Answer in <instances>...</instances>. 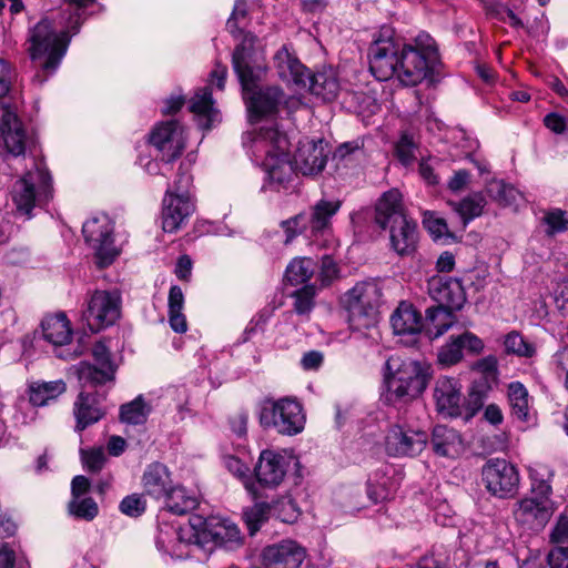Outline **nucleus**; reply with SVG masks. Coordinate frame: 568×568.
Listing matches in <instances>:
<instances>
[{
	"label": "nucleus",
	"instance_id": "1",
	"mask_svg": "<svg viewBox=\"0 0 568 568\" xmlns=\"http://www.w3.org/2000/svg\"><path fill=\"white\" fill-rule=\"evenodd\" d=\"M248 138L247 146L252 155L262 163L270 185L276 190L286 187L296 173L316 175L326 165L328 150L322 139L300 141L292 163L288 158L290 141L275 123L248 133Z\"/></svg>",
	"mask_w": 568,
	"mask_h": 568
},
{
	"label": "nucleus",
	"instance_id": "2",
	"mask_svg": "<svg viewBox=\"0 0 568 568\" xmlns=\"http://www.w3.org/2000/svg\"><path fill=\"white\" fill-rule=\"evenodd\" d=\"M369 70L381 81L396 79L406 87H415L428 79L439 63L435 40L427 33L418 34L405 44L394 38L389 28H383L368 49Z\"/></svg>",
	"mask_w": 568,
	"mask_h": 568
},
{
	"label": "nucleus",
	"instance_id": "3",
	"mask_svg": "<svg viewBox=\"0 0 568 568\" xmlns=\"http://www.w3.org/2000/svg\"><path fill=\"white\" fill-rule=\"evenodd\" d=\"M65 8L59 16L58 24L61 28L57 31L48 19L39 21L29 36V53L31 60L39 67L40 71L34 80L43 83L48 77L59 68L67 53L70 39L78 33L81 24V11L94 2V0H64Z\"/></svg>",
	"mask_w": 568,
	"mask_h": 568
},
{
	"label": "nucleus",
	"instance_id": "4",
	"mask_svg": "<svg viewBox=\"0 0 568 568\" xmlns=\"http://www.w3.org/2000/svg\"><path fill=\"white\" fill-rule=\"evenodd\" d=\"M232 65L243 89L250 120L253 122L264 114L274 112L283 99V92L278 88L257 90L263 67L257 59L254 37L245 36L242 43L235 47Z\"/></svg>",
	"mask_w": 568,
	"mask_h": 568
},
{
	"label": "nucleus",
	"instance_id": "5",
	"mask_svg": "<svg viewBox=\"0 0 568 568\" xmlns=\"http://www.w3.org/2000/svg\"><path fill=\"white\" fill-rule=\"evenodd\" d=\"M180 545L191 549L186 555H194L195 550L212 552L215 546L225 549H235L243 542L239 527L230 519L217 516L202 518L194 516L190 519V527L173 531Z\"/></svg>",
	"mask_w": 568,
	"mask_h": 568
},
{
	"label": "nucleus",
	"instance_id": "6",
	"mask_svg": "<svg viewBox=\"0 0 568 568\" xmlns=\"http://www.w3.org/2000/svg\"><path fill=\"white\" fill-rule=\"evenodd\" d=\"M30 166L11 186L10 196L14 215L30 220L36 207L47 204L53 194L52 179L45 165L29 158Z\"/></svg>",
	"mask_w": 568,
	"mask_h": 568
},
{
	"label": "nucleus",
	"instance_id": "7",
	"mask_svg": "<svg viewBox=\"0 0 568 568\" xmlns=\"http://www.w3.org/2000/svg\"><path fill=\"white\" fill-rule=\"evenodd\" d=\"M428 379V367L417 361L390 356L385 363L387 398L393 403L417 398L425 390Z\"/></svg>",
	"mask_w": 568,
	"mask_h": 568
},
{
	"label": "nucleus",
	"instance_id": "8",
	"mask_svg": "<svg viewBox=\"0 0 568 568\" xmlns=\"http://www.w3.org/2000/svg\"><path fill=\"white\" fill-rule=\"evenodd\" d=\"M14 79V69L8 61L0 59V134L7 151L18 158L24 154L28 136L16 109L6 98Z\"/></svg>",
	"mask_w": 568,
	"mask_h": 568
},
{
	"label": "nucleus",
	"instance_id": "9",
	"mask_svg": "<svg viewBox=\"0 0 568 568\" xmlns=\"http://www.w3.org/2000/svg\"><path fill=\"white\" fill-rule=\"evenodd\" d=\"M258 419L263 428L273 429L285 436H295L302 433L306 422L302 404L291 397L264 399L261 404Z\"/></svg>",
	"mask_w": 568,
	"mask_h": 568
},
{
	"label": "nucleus",
	"instance_id": "10",
	"mask_svg": "<svg viewBox=\"0 0 568 568\" xmlns=\"http://www.w3.org/2000/svg\"><path fill=\"white\" fill-rule=\"evenodd\" d=\"M381 297V288L372 281L358 282L345 293L343 303L354 329L368 328L375 324Z\"/></svg>",
	"mask_w": 568,
	"mask_h": 568
},
{
	"label": "nucleus",
	"instance_id": "11",
	"mask_svg": "<svg viewBox=\"0 0 568 568\" xmlns=\"http://www.w3.org/2000/svg\"><path fill=\"white\" fill-rule=\"evenodd\" d=\"M82 233L87 245L94 252L99 267L109 266L119 256L120 250L114 243V225L108 215L90 217L83 223Z\"/></svg>",
	"mask_w": 568,
	"mask_h": 568
},
{
	"label": "nucleus",
	"instance_id": "12",
	"mask_svg": "<svg viewBox=\"0 0 568 568\" xmlns=\"http://www.w3.org/2000/svg\"><path fill=\"white\" fill-rule=\"evenodd\" d=\"M287 471V459L280 453L265 449L260 454L254 467L256 481L245 478L244 487L254 499L261 497L258 486L264 488H276L284 480Z\"/></svg>",
	"mask_w": 568,
	"mask_h": 568
},
{
	"label": "nucleus",
	"instance_id": "13",
	"mask_svg": "<svg viewBox=\"0 0 568 568\" xmlns=\"http://www.w3.org/2000/svg\"><path fill=\"white\" fill-rule=\"evenodd\" d=\"M121 313V297L118 292L95 291L88 301L83 320L92 332L113 325Z\"/></svg>",
	"mask_w": 568,
	"mask_h": 568
},
{
	"label": "nucleus",
	"instance_id": "14",
	"mask_svg": "<svg viewBox=\"0 0 568 568\" xmlns=\"http://www.w3.org/2000/svg\"><path fill=\"white\" fill-rule=\"evenodd\" d=\"M556 509V503L551 498L530 494L514 505L513 515L525 528L539 531L546 527Z\"/></svg>",
	"mask_w": 568,
	"mask_h": 568
},
{
	"label": "nucleus",
	"instance_id": "15",
	"mask_svg": "<svg viewBox=\"0 0 568 568\" xmlns=\"http://www.w3.org/2000/svg\"><path fill=\"white\" fill-rule=\"evenodd\" d=\"M483 480L489 493L499 498L513 496L519 485V474L505 459H490L483 467Z\"/></svg>",
	"mask_w": 568,
	"mask_h": 568
},
{
	"label": "nucleus",
	"instance_id": "16",
	"mask_svg": "<svg viewBox=\"0 0 568 568\" xmlns=\"http://www.w3.org/2000/svg\"><path fill=\"white\" fill-rule=\"evenodd\" d=\"M428 436L420 429L407 425H393L385 437V449L394 457H413L426 447Z\"/></svg>",
	"mask_w": 568,
	"mask_h": 568
},
{
	"label": "nucleus",
	"instance_id": "17",
	"mask_svg": "<svg viewBox=\"0 0 568 568\" xmlns=\"http://www.w3.org/2000/svg\"><path fill=\"white\" fill-rule=\"evenodd\" d=\"M150 143L161 153V161L171 163L185 148L183 126L176 120L159 123L150 134Z\"/></svg>",
	"mask_w": 568,
	"mask_h": 568
},
{
	"label": "nucleus",
	"instance_id": "18",
	"mask_svg": "<svg viewBox=\"0 0 568 568\" xmlns=\"http://www.w3.org/2000/svg\"><path fill=\"white\" fill-rule=\"evenodd\" d=\"M195 210L189 192L168 189L162 201V229L173 233L182 227Z\"/></svg>",
	"mask_w": 568,
	"mask_h": 568
},
{
	"label": "nucleus",
	"instance_id": "19",
	"mask_svg": "<svg viewBox=\"0 0 568 568\" xmlns=\"http://www.w3.org/2000/svg\"><path fill=\"white\" fill-rule=\"evenodd\" d=\"M92 356L95 365L81 362L78 366L79 381L83 386L104 384L114 378L115 366L111 361L109 348L104 343L99 342L92 348Z\"/></svg>",
	"mask_w": 568,
	"mask_h": 568
},
{
	"label": "nucleus",
	"instance_id": "20",
	"mask_svg": "<svg viewBox=\"0 0 568 568\" xmlns=\"http://www.w3.org/2000/svg\"><path fill=\"white\" fill-rule=\"evenodd\" d=\"M433 397L436 410L445 417H458L462 415L464 397L462 384L458 379L440 376L436 379Z\"/></svg>",
	"mask_w": 568,
	"mask_h": 568
},
{
	"label": "nucleus",
	"instance_id": "21",
	"mask_svg": "<svg viewBox=\"0 0 568 568\" xmlns=\"http://www.w3.org/2000/svg\"><path fill=\"white\" fill-rule=\"evenodd\" d=\"M429 296L437 306L460 310L466 302V294L459 280L445 275H434L427 282Z\"/></svg>",
	"mask_w": 568,
	"mask_h": 568
},
{
	"label": "nucleus",
	"instance_id": "22",
	"mask_svg": "<svg viewBox=\"0 0 568 568\" xmlns=\"http://www.w3.org/2000/svg\"><path fill=\"white\" fill-rule=\"evenodd\" d=\"M305 557V548L294 540H283L263 550L264 562L270 568H298Z\"/></svg>",
	"mask_w": 568,
	"mask_h": 568
},
{
	"label": "nucleus",
	"instance_id": "23",
	"mask_svg": "<svg viewBox=\"0 0 568 568\" xmlns=\"http://www.w3.org/2000/svg\"><path fill=\"white\" fill-rule=\"evenodd\" d=\"M394 334L405 344H413L423 328L420 313L409 303L402 302L390 316Z\"/></svg>",
	"mask_w": 568,
	"mask_h": 568
},
{
	"label": "nucleus",
	"instance_id": "24",
	"mask_svg": "<svg viewBox=\"0 0 568 568\" xmlns=\"http://www.w3.org/2000/svg\"><path fill=\"white\" fill-rule=\"evenodd\" d=\"M274 67L283 81L306 88L308 71L287 45H283L275 53Z\"/></svg>",
	"mask_w": 568,
	"mask_h": 568
},
{
	"label": "nucleus",
	"instance_id": "25",
	"mask_svg": "<svg viewBox=\"0 0 568 568\" xmlns=\"http://www.w3.org/2000/svg\"><path fill=\"white\" fill-rule=\"evenodd\" d=\"M399 221L392 224L390 243L392 247L398 255H410L415 252L418 241L417 224L407 216H398Z\"/></svg>",
	"mask_w": 568,
	"mask_h": 568
},
{
	"label": "nucleus",
	"instance_id": "26",
	"mask_svg": "<svg viewBox=\"0 0 568 568\" xmlns=\"http://www.w3.org/2000/svg\"><path fill=\"white\" fill-rule=\"evenodd\" d=\"M73 414L77 420L75 430L82 432L88 426L98 423L105 414L95 394L81 392L74 402Z\"/></svg>",
	"mask_w": 568,
	"mask_h": 568
},
{
	"label": "nucleus",
	"instance_id": "27",
	"mask_svg": "<svg viewBox=\"0 0 568 568\" xmlns=\"http://www.w3.org/2000/svg\"><path fill=\"white\" fill-rule=\"evenodd\" d=\"M398 216H406L402 204V194L393 189L385 192L375 207V222L382 229H386L399 221Z\"/></svg>",
	"mask_w": 568,
	"mask_h": 568
},
{
	"label": "nucleus",
	"instance_id": "28",
	"mask_svg": "<svg viewBox=\"0 0 568 568\" xmlns=\"http://www.w3.org/2000/svg\"><path fill=\"white\" fill-rule=\"evenodd\" d=\"M306 88L324 101H333L339 97L342 88L336 72L332 68L323 69L314 74L308 73Z\"/></svg>",
	"mask_w": 568,
	"mask_h": 568
},
{
	"label": "nucleus",
	"instance_id": "29",
	"mask_svg": "<svg viewBox=\"0 0 568 568\" xmlns=\"http://www.w3.org/2000/svg\"><path fill=\"white\" fill-rule=\"evenodd\" d=\"M508 404L511 416L523 423L535 420V410L527 388L519 382H513L507 388Z\"/></svg>",
	"mask_w": 568,
	"mask_h": 568
},
{
	"label": "nucleus",
	"instance_id": "30",
	"mask_svg": "<svg viewBox=\"0 0 568 568\" xmlns=\"http://www.w3.org/2000/svg\"><path fill=\"white\" fill-rule=\"evenodd\" d=\"M433 450L442 457H456L463 448L460 435L445 425H436L432 433L430 440Z\"/></svg>",
	"mask_w": 568,
	"mask_h": 568
},
{
	"label": "nucleus",
	"instance_id": "31",
	"mask_svg": "<svg viewBox=\"0 0 568 568\" xmlns=\"http://www.w3.org/2000/svg\"><path fill=\"white\" fill-rule=\"evenodd\" d=\"M144 494L161 499L171 488V478L168 468L160 463H153L146 467L142 476Z\"/></svg>",
	"mask_w": 568,
	"mask_h": 568
},
{
	"label": "nucleus",
	"instance_id": "32",
	"mask_svg": "<svg viewBox=\"0 0 568 568\" xmlns=\"http://www.w3.org/2000/svg\"><path fill=\"white\" fill-rule=\"evenodd\" d=\"M43 337L53 345H65L71 341L72 329L65 314L59 313L42 321Z\"/></svg>",
	"mask_w": 568,
	"mask_h": 568
},
{
	"label": "nucleus",
	"instance_id": "33",
	"mask_svg": "<svg viewBox=\"0 0 568 568\" xmlns=\"http://www.w3.org/2000/svg\"><path fill=\"white\" fill-rule=\"evenodd\" d=\"M190 110L205 120V123L202 124L205 129H209L214 121L219 120V111L214 106L212 91L209 87L195 91L190 101Z\"/></svg>",
	"mask_w": 568,
	"mask_h": 568
},
{
	"label": "nucleus",
	"instance_id": "34",
	"mask_svg": "<svg viewBox=\"0 0 568 568\" xmlns=\"http://www.w3.org/2000/svg\"><path fill=\"white\" fill-rule=\"evenodd\" d=\"M184 294L180 286L173 285L169 291L168 316L170 327L179 334L187 331V321L183 313Z\"/></svg>",
	"mask_w": 568,
	"mask_h": 568
},
{
	"label": "nucleus",
	"instance_id": "35",
	"mask_svg": "<svg viewBox=\"0 0 568 568\" xmlns=\"http://www.w3.org/2000/svg\"><path fill=\"white\" fill-rule=\"evenodd\" d=\"M341 203L338 201L322 200L313 207L306 225L312 234L324 232L329 226L331 217L337 213Z\"/></svg>",
	"mask_w": 568,
	"mask_h": 568
},
{
	"label": "nucleus",
	"instance_id": "36",
	"mask_svg": "<svg viewBox=\"0 0 568 568\" xmlns=\"http://www.w3.org/2000/svg\"><path fill=\"white\" fill-rule=\"evenodd\" d=\"M530 494L540 497L551 498V481L555 471L545 464L536 463L529 467Z\"/></svg>",
	"mask_w": 568,
	"mask_h": 568
},
{
	"label": "nucleus",
	"instance_id": "37",
	"mask_svg": "<svg viewBox=\"0 0 568 568\" xmlns=\"http://www.w3.org/2000/svg\"><path fill=\"white\" fill-rule=\"evenodd\" d=\"M454 310L435 306L426 311L427 333L432 338H437L446 333L455 324Z\"/></svg>",
	"mask_w": 568,
	"mask_h": 568
},
{
	"label": "nucleus",
	"instance_id": "38",
	"mask_svg": "<svg viewBox=\"0 0 568 568\" xmlns=\"http://www.w3.org/2000/svg\"><path fill=\"white\" fill-rule=\"evenodd\" d=\"M163 498L168 510L175 515L186 514L195 509L199 504L196 496L183 487H171Z\"/></svg>",
	"mask_w": 568,
	"mask_h": 568
},
{
	"label": "nucleus",
	"instance_id": "39",
	"mask_svg": "<svg viewBox=\"0 0 568 568\" xmlns=\"http://www.w3.org/2000/svg\"><path fill=\"white\" fill-rule=\"evenodd\" d=\"M65 389L67 386L62 379L34 383L30 386V402L34 406L47 405L50 400L63 394Z\"/></svg>",
	"mask_w": 568,
	"mask_h": 568
},
{
	"label": "nucleus",
	"instance_id": "40",
	"mask_svg": "<svg viewBox=\"0 0 568 568\" xmlns=\"http://www.w3.org/2000/svg\"><path fill=\"white\" fill-rule=\"evenodd\" d=\"M318 264L312 257H295L287 265L285 278L292 285L306 283L316 272Z\"/></svg>",
	"mask_w": 568,
	"mask_h": 568
},
{
	"label": "nucleus",
	"instance_id": "41",
	"mask_svg": "<svg viewBox=\"0 0 568 568\" xmlns=\"http://www.w3.org/2000/svg\"><path fill=\"white\" fill-rule=\"evenodd\" d=\"M454 210L462 216L464 224L481 215L486 200L481 193H473L460 202L452 203Z\"/></svg>",
	"mask_w": 568,
	"mask_h": 568
},
{
	"label": "nucleus",
	"instance_id": "42",
	"mask_svg": "<svg viewBox=\"0 0 568 568\" xmlns=\"http://www.w3.org/2000/svg\"><path fill=\"white\" fill-rule=\"evenodd\" d=\"M149 407L141 396L132 402L124 404L120 408V419L129 425L143 424L149 415Z\"/></svg>",
	"mask_w": 568,
	"mask_h": 568
},
{
	"label": "nucleus",
	"instance_id": "43",
	"mask_svg": "<svg viewBox=\"0 0 568 568\" xmlns=\"http://www.w3.org/2000/svg\"><path fill=\"white\" fill-rule=\"evenodd\" d=\"M271 509L272 508L267 503H256L243 511V518L250 535H255L267 521Z\"/></svg>",
	"mask_w": 568,
	"mask_h": 568
},
{
	"label": "nucleus",
	"instance_id": "44",
	"mask_svg": "<svg viewBox=\"0 0 568 568\" xmlns=\"http://www.w3.org/2000/svg\"><path fill=\"white\" fill-rule=\"evenodd\" d=\"M247 16V2L246 0H235L233 11L231 13V17L229 18L226 22V29L227 31L233 36L235 40L239 41L236 47L242 43L245 36L250 34L255 38V42L257 41V38L251 33L243 31L239 22L243 19H245Z\"/></svg>",
	"mask_w": 568,
	"mask_h": 568
},
{
	"label": "nucleus",
	"instance_id": "45",
	"mask_svg": "<svg viewBox=\"0 0 568 568\" xmlns=\"http://www.w3.org/2000/svg\"><path fill=\"white\" fill-rule=\"evenodd\" d=\"M504 346L508 354H515L520 357H532L536 353L535 345L526 341L517 331H511L505 335Z\"/></svg>",
	"mask_w": 568,
	"mask_h": 568
},
{
	"label": "nucleus",
	"instance_id": "46",
	"mask_svg": "<svg viewBox=\"0 0 568 568\" xmlns=\"http://www.w3.org/2000/svg\"><path fill=\"white\" fill-rule=\"evenodd\" d=\"M463 359V347L458 336H450L449 341L443 345L437 353V361L442 367H450Z\"/></svg>",
	"mask_w": 568,
	"mask_h": 568
},
{
	"label": "nucleus",
	"instance_id": "47",
	"mask_svg": "<svg viewBox=\"0 0 568 568\" xmlns=\"http://www.w3.org/2000/svg\"><path fill=\"white\" fill-rule=\"evenodd\" d=\"M315 295L316 290L314 285H304L302 288L296 290L292 294L295 313L301 316H307L315 305Z\"/></svg>",
	"mask_w": 568,
	"mask_h": 568
},
{
	"label": "nucleus",
	"instance_id": "48",
	"mask_svg": "<svg viewBox=\"0 0 568 568\" xmlns=\"http://www.w3.org/2000/svg\"><path fill=\"white\" fill-rule=\"evenodd\" d=\"M70 515L84 520H92L99 511L92 498H72L68 506Z\"/></svg>",
	"mask_w": 568,
	"mask_h": 568
},
{
	"label": "nucleus",
	"instance_id": "49",
	"mask_svg": "<svg viewBox=\"0 0 568 568\" xmlns=\"http://www.w3.org/2000/svg\"><path fill=\"white\" fill-rule=\"evenodd\" d=\"M541 221L547 226L546 233L548 235H555L568 230L567 213L560 209L548 210Z\"/></svg>",
	"mask_w": 568,
	"mask_h": 568
},
{
	"label": "nucleus",
	"instance_id": "50",
	"mask_svg": "<svg viewBox=\"0 0 568 568\" xmlns=\"http://www.w3.org/2000/svg\"><path fill=\"white\" fill-rule=\"evenodd\" d=\"M80 454L83 467L91 473H99L106 462L105 453L102 447L81 449Z\"/></svg>",
	"mask_w": 568,
	"mask_h": 568
},
{
	"label": "nucleus",
	"instance_id": "51",
	"mask_svg": "<svg viewBox=\"0 0 568 568\" xmlns=\"http://www.w3.org/2000/svg\"><path fill=\"white\" fill-rule=\"evenodd\" d=\"M341 104L351 112L359 113L364 110V104L368 102L369 97L362 92L342 89L339 97Z\"/></svg>",
	"mask_w": 568,
	"mask_h": 568
},
{
	"label": "nucleus",
	"instance_id": "52",
	"mask_svg": "<svg viewBox=\"0 0 568 568\" xmlns=\"http://www.w3.org/2000/svg\"><path fill=\"white\" fill-rule=\"evenodd\" d=\"M276 517L287 524L294 523L300 516V509L296 503L291 498H282L274 505Z\"/></svg>",
	"mask_w": 568,
	"mask_h": 568
},
{
	"label": "nucleus",
	"instance_id": "53",
	"mask_svg": "<svg viewBox=\"0 0 568 568\" xmlns=\"http://www.w3.org/2000/svg\"><path fill=\"white\" fill-rule=\"evenodd\" d=\"M119 508L126 516L139 517L145 511L146 503L142 495L132 494L122 499Z\"/></svg>",
	"mask_w": 568,
	"mask_h": 568
},
{
	"label": "nucleus",
	"instance_id": "54",
	"mask_svg": "<svg viewBox=\"0 0 568 568\" xmlns=\"http://www.w3.org/2000/svg\"><path fill=\"white\" fill-rule=\"evenodd\" d=\"M417 145L413 138L408 134H403L396 145V154L398 160L404 165H409L416 158Z\"/></svg>",
	"mask_w": 568,
	"mask_h": 568
},
{
	"label": "nucleus",
	"instance_id": "55",
	"mask_svg": "<svg viewBox=\"0 0 568 568\" xmlns=\"http://www.w3.org/2000/svg\"><path fill=\"white\" fill-rule=\"evenodd\" d=\"M473 369L481 373L485 379V385H488L489 382L496 381L497 358L493 355L480 358L473 365Z\"/></svg>",
	"mask_w": 568,
	"mask_h": 568
},
{
	"label": "nucleus",
	"instance_id": "56",
	"mask_svg": "<svg viewBox=\"0 0 568 568\" xmlns=\"http://www.w3.org/2000/svg\"><path fill=\"white\" fill-rule=\"evenodd\" d=\"M338 275V267L335 263V261L328 256L324 255L321 260V266H320V281L323 285H328L332 283L334 278H336Z\"/></svg>",
	"mask_w": 568,
	"mask_h": 568
},
{
	"label": "nucleus",
	"instance_id": "57",
	"mask_svg": "<svg viewBox=\"0 0 568 568\" xmlns=\"http://www.w3.org/2000/svg\"><path fill=\"white\" fill-rule=\"evenodd\" d=\"M551 366L558 376H565V386L568 390V348H561L554 354Z\"/></svg>",
	"mask_w": 568,
	"mask_h": 568
},
{
	"label": "nucleus",
	"instance_id": "58",
	"mask_svg": "<svg viewBox=\"0 0 568 568\" xmlns=\"http://www.w3.org/2000/svg\"><path fill=\"white\" fill-rule=\"evenodd\" d=\"M462 344L463 351L466 349L470 354H480L484 349V342L471 332H464L457 335Z\"/></svg>",
	"mask_w": 568,
	"mask_h": 568
},
{
	"label": "nucleus",
	"instance_id": "59",
	"mask_svg": "<svg viewBox=\"0 0 568 568\" xmlns=\"http://www.w3.org/2000/svg\"><path fill=\"white\" fill-rule=\"evenodd\" d=\"M282 226L287 233L286 243H288L298 232L308 230L306 225V216L298 214L293 219L282 222Z\"/></svg>",
	"mask_w": 568,
	"mask_h": 568
},
{
	"label": "nucleus",
	"instance_id": "60",
	"mask_svg": "<svg viewBox=\"0 0 568 568\" xmlns=\"http://www.w3.org/2000/svg\"><path fill=\"white\" fill-rule=\"evenodd\" d=\"M489 385L475 384L469 393L468 405L470 406L471 415L475 414L485 402Z\"/></svg>",
	"mask_w": 568,
	"mask_h": 568
},
{
	"label": "nucleus",
	"instance_id": "61",
	"mask_svg": "<svg viewBox=\"0 0 568 568\" xmlns=\"http://www.w3.org/2000/svg\"><path fill=\"white\" fill-rule=\"evenodd\" d=\"M550 539L554 544L565 545L568 544V517L561 515L550 535Z\"/></svg>",
	"mask_w": 568,
	"mask_h": 568
},
{
	"label": "nucleus",
	"instance_id": "62",
	"mask_svg": "<svg viewBox=\"0 0 568 568\" xmlns=\"http://www.w3.org/2000/svg\"><path fill=\"white\" fill-rule=\"evenodd\" d=\"M550 568H568V547L557 546L548 554Z\"/></svg>",
	"mask_w": 568,
	"mask_h": 568
},
{
	"label": "nucleus",
	"instance_id": "63",
	"mask_svg": "<svg viewBox=\"0 0 568 568\" xmlns=\"http://www.w3.org/2000/svg\"><path fill=\"white\" fill-rule=\"evenodd\" d=\"M544 124L552 132L560 134L567 129V120L558 113H549L544 118Z\"/></svg>",
	"mask_w": 568,
	"mask_h": 568
},
{
	"label": "nucleus",
	"instance_id": "64",
	"mask_svg": "<svg viewBox=\"0 0 568 568\" xmlns=\"http://www.w3.org/2000/svg\"><path fill=\"white\" fill-rule=\"evenodd\" d=\"M224 465L232 474L240 478H243V481L245 480V478H248L246 476V471L248 470L246 465L242 463V460L239 459L237 457L225 456Z\"/></svg>",
	"mask_w": 568,
	"mask_h": 568
}]
</instances>
